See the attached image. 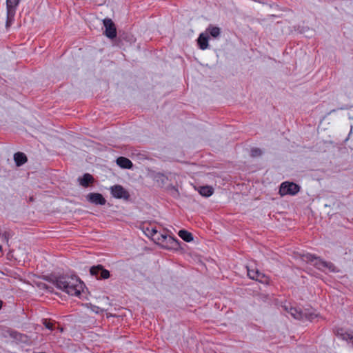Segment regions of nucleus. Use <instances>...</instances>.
<instances>
[{"label":"nucleus","mask_w":353,"mask_h":353,"mask_svg":"<svg viewBox=\"0 0 353 353\" xmlns=\"http://www.w3.org/2000/svg\"><path fill=\"white\" fill-rule=\"evenodd\" d=\"M2 305H3V302H2V301L0 300V310L2 307Z\"/></svg>","instance_id":"393cba45"},{"label":"nucleus","mask_w":353,"mask_h":353,"mask_svg":"<svg viewBox=\"0 0 353 353\" xmlns=\"http://www.w3.org/2000/svg\"><path fill=\"white\" fill-rule=\"evenodd\" d=\"M262 154L261 150L259 148H252L251 150V156L252 157H258Z\"/></svg>","instance_id":"5701e85b"},{"label":"nucleus","mask_w":353,"mask_h":353,"mask_svg":"<svg viewBox=\"0 0 353 353\" xmlns=\"http://www.w3.org/2000/svg\"><path fill=\"white\" fill-rule=\"evenodd\" d=\"M12 236V234L10 231H4L3 232H0V239L7 244L8 243L9 239Z\"/></svg>","instance_id":"412c9836"},{"label":"nucleus","mask_w":353,"mask_h":353,"mask_svg":"<svg viewBox=\"0 0 353 353\" xmlns=\"http://www.w3.org/2000/svg\"><path fill=\"white\" fill-rule=\"evenodd\" d=\"M43 323L45 325V327L50 330H53L54 329V327H55L54 321L48 320V319H44L43 321Z\"/></svg>","instance_id":"4be33fe9"},{"label":"nucleus","mask_w":353,"mask_h":353,"mask_svg":"<svg viewBox=\"0 0 353 353\" xmlns=\"http://www.w3.org/2000/svg\"><path fill=\"white\" fill-rule=\"evenodd\" d=\"M178 235L185 242H191L193 241L192 233L185 230H179Z\"/></svg>","instance_id":"dca6fc26"},{"label":"nucleus","mask_w":353,"mask_h":353,"mask_svg":"<svg viewBox=\"0 0 353 353\" xmlns=\"http://www.w3.org/2000/svg\"><path fill=\"white\" fill-rule=\"evenodd\" d=\"M148 232H149V233L147 234V235L150 236L153 240H154V237H155V236H157V234H158V231L154 228H152Z\"/></svg>","instance_id":"b1692460"},{"label":"nucleus","mask_w":353,"mask_h":353,"mask_svg":"<svg viewBox=\"0 0 353 353\" xmlns=\"http://www.w3.org/2000/svg\"><path fill=\"white\" fill-rule=\"evenodd\" d=\"M94 181V178L93 176L88 174V173H86L85 174L83 177L81 179H80V184L83 186V187H88L89 186V185L90 183H92Z\"/></svg>","instance_id":"2eb2a0df"},{"label":"nucleus","mask_w":353,"mask_h":353,"mask_svg":"<svg viewBox=\"0 0 353 353\" xmlns=\"http://www.w3.org/2000/svg\"><path fill=\"white\" fill-rule=\"evenodd\" d=\"M285 310H287L288 312H289L291 314V316L295 319L303 320L304 319H306L309 321H312L314 318V316H316L315 315L311 313H308L306 312H303L301 310H299L293 307H290L288 310V307L285 306Z\"/></svg>","instance_id":"423d86ee"},{"label":"nucleus","mask_w":353,"mask_h":353,"mask_svg":"<svg viewBox=\"0 0 353 353\" xmlns=\"http://www.w3.org/2000/svg\"><path fill=\"white\" fill-rule=\"evenodd\" d=\"M2 250V246L0 245V251Z\"/></svg>","instance_id":"a878e982"},{"label":"nucleus","mask_w":353,"mask_h":353,"mask_svg":"<svg viewBox=\"0 0 353 353\" xmlns=\"http://www.w3.org/2000/svg\"><path fill=\"white\" fill-rule=\"evenodd\" d=\"M20 0H6V9H7V20L6 27L8 28L11 26L16 12V8L19 5Z\"/></svg>","instance_id":"39448f33"},{"label":"nucleus","mask_w":353,"mask_h":353,"mask_svg":"<svg viewBox=\"0 0 353 353\" xmlns=\"http://www.w3.org/2000/svg\"><path fill=\"white\" fill-rule=\"evenodd\" d=\"M197 41L200 49L203 50L207 49L209 46L208 36L204 33L200 34Z\"/></svg>","instance_id":"ddd939ff"},{"label":"nucleus","mask_w":353,"mask_h":353,"mask_svg":"<svg viewBox=\"0 0 353 353\" xmlns=\"http://www.w3.org/2000/svg\"><path fill=\"white\" fill-rule=\"evenodd\" d=\"M53 283L71 296H79L83 287V283L76 276H59L55 278Z\"/></svg>","instance_id":"f257e3e1"},{"label":"nucleus","mask_w":353,"mask_h":353,"mask_svg":"<svg viewBox=\"0 0 353 353\" xmlns=\"http://www.w3.org/2000/svg\"><path fill=\"white\" fill-rule=\"evenodd\" d=\"M154 240L156 241L158 244L167 249L175 248L179 245V242L176 239L168 236L165 233L162 234L158 232V234L154 237Z\"/></svg>","instance_id":"f03ea898"},{"label":"nucleus","mask_w":353,"mask_h":353,"mask_svg":"<svg viewBox=\"0 0 353 353\" xmlns=\"http://www.w3.org/2000/svg\"><path fill=\"white\" fill-rule=\"evenodd\" d=\"M199 192L203 196L209 197L213 194L214 190L210 186H201L199 188Z\"/></svg>","instance_id":"f3484780"},{"label":"nucleus","mask_w":353,"mask_h":353,"mask_svg":"<svg viewBox=\"0 0 353 353\" xmlns=\"http://www.w3.org/2000/svg\"><path fill=\"white\" fill-rule=\"evenodd\" d=\"M90 273L97 279H107L110 277V272L105 269L102 265L92 266L90 269Z\"/></svg>","instance_id":"0eeeda50"},{"label":"nucleus","mask_w":353,"mask_h":353,"mask_svg":"<svg viewBox=\"0 0 353 353\" xmlns=\"http://www.w3.org/2000/svg\"><path fill=\"white\" fill-rule=\"evenodd\" d=\"M299 190L300 187L297 184L293 182L285 181L283 182L280 185L279 194L281 196H285L287 194L295 195L299 192Z\"/></svg>","instance_id":"20e7f679"},{"label":"nucleus","mask_w":353,"mask_h":353,"mask_svg":"<svg viewBox=\"0 0 353 353\" xmlns=\"http://www.w3.org/2000/svg\"><path fill=\"white\" fill-rule=\"evenodd\" d=\"M337 336L342 340H344L353 345V332L345 331L343 329L339 330L336 333Z\"/></svg>","instance_id":"9b49d317"},{"label":"nucleus","mask_w":353,"mask_h":353,"mask_svg":"<svg viewBox=\"0 0 353 353\" xmlns=\"http://www.w3.org/2000/svg\"><path fill=\"white\" fill-rule=\"evenodd\" d=\"M14 159L17 165L18 166L22 165L27 161L26 156L23 153L20 152H18L14 154Z\"/></svg>","instance_id":"4468645a"},{"label":"nucleus","mask_w":353,"mask_h":353,"mask_svg":"<svg viewBox=\"0 0 353 353\" xmlns=\"http://www.w3.org/2000/svg\"><path fill=\"white\" fill-rule=\"evenodd\" d=\"M117 164L124 169H131L133 167L132 162L128 158L120 157L116 160Z\"/></svg>","instance_id":"f8f14e48"},{"label":"nucleus","mask_w":353,"mask_h":353,"mask_svg":"<svg viewBox=\"0 0 353 353\" xmlns=\"http://www.w3.org/2000/svg\"><path fill=\"white\" fill-rule=\"evenodd\" d=\"M206 30L214 38L218 37L221 33V30L219 27L212 25H210Z\"/></svg>","instance_id":"a211bd4d"},{"label":"nucleus","mask_w":353,"mask_h":353,"mask_svg":"<svg viewBox=\"0 0 353 353\" xmlns=\"http://www.w3.org/2000/svg\"><path fill=\"white\" fill-rule=\"evenodd\" d=\"M103 25L105 28V35L110 39L115 38L117 37V29L113 21L110 19H105Z\"/></svg>","instance_id":"1a4fd4ad"},{"label":"nucleus","mask_w":353,"mask_h":353,"mask_svg":"<svg viewBox=\"0 0 353 353\" xmlns=\"http://www.w3.org/2000/svg\"><path fill=\"white\" fill-rule=\"evenodd\" d=\"M87 199L95 205H105L106 200L100 193H90L87 195Z\"/></svg>","instance_id":"9d476101"},{"label":"nucleus","mask_w":353,"mask_h":353,"mask_svg":"<svg viewBox=\"0 0 353 353\" xmlns=\"http://www.w3.org/2000/svg\"><path fill=\"white\" fill-rule=\"evenodd\" d=\"M247 272H248V276H249V278L254 280L259 271L257 269L252 268L251 266H247Z\"/></svg>","instance_id":"aec40b11"},{"label":"nucleus","mask_w":353,"mask_h":353,"mask_svg":"<svg viewBox=\"0 0 353 353\" xmlns=\"http://www.w3.org/2000/svg\"><path fill=\"white\" fill-rule=\"evenodd\" d=\"M110 192L116 199H123L128 200L130 198L129 192L121 185H114L110 187Z\"/></svg>","instance_id":"6e6552de"},{"label":"nucleus","mask_w":353,"mask_h":353,"mask_svg":"<svg viewBox=\"0 0 353 353\" xmlns=\"http://www.w3.org/2000/svg\"><path fill=\"white\" fill-rule=\"evenodd\" d=\"M305 259L307 261L313 263L314 265L316 266L319 270H323V268H327L332 272L335 271V266L331 262H326L323 261L319 257L315 256L314 255L307 254L305 255Z\"/></svg>","instance_id":"7ed1b4c3"},{"label":"nucleus","mask_w":353,"mask_h":353,"mask_svg":"<svg viewBox=\"0 0 353 353\" xmlns=\"http://www.w3.org/2000/svg\"><path fill=\"white\" fill-rule=\"evenodd\" d=\"M254 280L264 284H269L270 281V278L261 272H258L257 276Z\"/></svg>","instance_id":"6ab92c4d"}]
</instances>
